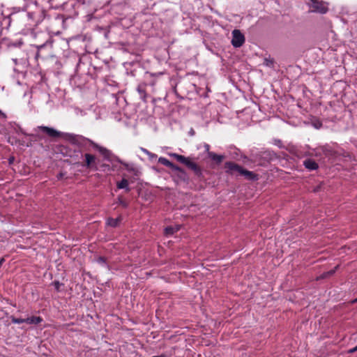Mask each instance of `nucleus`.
<instances>
[{
    "instance_id": "nucleus-1",
    "label": "nucleus",
    "mask_w": 357,
    "mask_h": 357,
    "mask_svg": "<svg viewBox=\"0 0 357 357\" xmlns=\"http://www.w3.org/2000/svg\"><path fill=\"white\" fill-rule=\"evenodd\" d=\"M171 155L174 157L178 162L184 164L186 167L191 169L196 176H200L202 175V169L200 167L194 162L191 158L178 155L177 153H172Z\"/></svg>"
},
{
    "instance_id": "nucleus-2",
    "label": "nucleus",
    "mask_w": 357,
    "mask_h": 357,
    "mask_svg": "<svg viewBox=\"0 0 357 357\" xmlns=\"http://www.w3.org/2000/svg\"><path fill=\"white\" fill-rule=\"evenodd\" d=\"M226 167L231 170V172H237L241 175H244L246 176L248 179L254 180L257 179V176L252 173V172L243 169L239 165L234 163V162H227L225 164Z\"/></svg>"
},
{
    "instance_id": "nucleus-3",
    "label": "nucleus",
    "mask_w": 357,
    "mask_h": 357,
    "mask_svg": "<svg viewBox=\"0 0 357 357\" xmlns=\"http://www.w3.org/2000/svg\"><path fill=\"white\" fill-rule=\"evenodd\" d=\"M308 5L312 12L324 14L328 11L327 3L320 0H309Z\"/></svg>"
},
{
    "instance_id": "nucleus-4",
    "label": "nucleus",
    "mask_w": 357,
    "mask_h": 357,
    "mask_svg": "<svg viewBox=\"0 0 357 357\" xmlns=\"http://www.w3.org/2000/svg\"><path fill=\"white\" fill-rule=\"evenodd\" d=\"M84 162L82 166L93 171L98 170V164L96 162V158L95 155L90 153H85Z\"/></svg>"
},
{
    "instance_id": "nucleus-5",
    "label": "nucleus",
    "mask_w": 357,
    "mask_h": 357,
    "mask_svg": "<svg viewBox=\"0 0 357 357\" xmlns=\"http://www.w3.org/2000/svg\"><path fill=\"white\" fill-rule=\"evenodd\" d=\"M231 44L234 47H240L245 43L244 35L238 29H234L232 33Z\"/></svg>"
},
{
    "instance_id": "nucleus-6",
    "label": "nucleus",
    "mask_w": 357,
    "mask_h": 357,
    "mask_svg": "<svg viewBox=\"0 0 357 357\" xmlns=\"http://www.w3.org/2000/svg\"><path fill=\"white\" fill-rule=\"evenodd\" d=\"M137 155L142 160L147 162H153L155 158L154 153L142 147L139 148Z\"/></svg>"
},
{
    "instance_id": "nucleus-7",
    "label": "nucleus",
    "mask_w": 357,
    "mask_h": 357,
    "mask_svg": "<svg viewBox=\"0 0 357 357\" xmlns=\"http://www.w3.org/2000/svg\"><path fill=\"white\" fill-rule=\"evenodd\" d=\"M89 142L90 143V144L95 149H96L97 151H99V153L107 160H109L110 159V157L112 156V152L107 149L105 147H102V146H100V145H98V144L95 143L94 142L90 140V139H88Z\"/></svg>"
},
{
    "instance_id": "nucleus-8",
    "label": "nucleus",
    "mask_w": 357,
    "mask_h": 357,
    "mask_svg": "<svg viewBox=\"0 0 357 357\" xmlns=\"http://www.w3.org/2000/svg\"><path fill=\"white\" fill-rule=\"evenodd\" d=\"M37 129L41 130L43 132L46 133L51 137H59L61 135V132L59 131H57L55 129L47 126H38Z\"/></svg>"
},
{
    "instance_id": "nucleus-9",
    "label": "nucleus",
    "mask_w": 357,
    "mask_h": 357,
    "mask_svg": "<svg viewBox=\"0 0 357 357\" xmlns=\"http://www.w3.org/2000/svg\"><path fill=\"white\" fill-rule=\"evenodd\" d=\"M43 321L40 317L32 316L25 319V323L29 325H38Z\"/></svg>"
},
{
    "instance_id": "nucleus-10",
    "label": "nucleus",
    "mask_w": 357,
    "mask_h": 357,
    "mask_svg": "<svg viewBox=\"0 0 357 357\" xmlns=\"http://www.w3.org/2000/svg\"><path fill=\"white\" fill-rule=\"evenodd\" d=\"M305 167L310 170H314L318 168V165L311 159H307L304 161Z\"/></svg>"
},
{
    "instance_id": "nucleus-11",
    "label": "nucleus",
    "mask_w": 357,
    "mask_h": 357,
    "mask_svg": "<svg viewBox=\"0 0 357 357\" xmlns=\"http://www.w3.org/2000/svg\"><path fill=\"white\" fill-rule=\"evenodd\" d=\"M121 220H122L121 216H119L116 218H111L107 220V224L112 227H116L120 224Z\"/></svg>"
},
{
    "instance_id": "nucleus-12",
    "label": "nucleus",
    "mask_w": 357,
    "mask_h": 357,
    "mask_svg": "<svg viewBox=\"0 0 357 357\" xmlns=\"http://www.w3.org/2000/svg\"><path fill=\"white\" fill-rule=\"evenodd\" d=\"M174 171L181 178V179H182L183 181L188 179V176H187L185 172L183 169H182L181 168H180L179 167L176 166V167L174 169Z\"/></svg>"
},
{
    "instance_id": "nucleus-13",
    "label": "nucleus",
    "mask_w": 357,
    "mask_h": 357,
    "mask_svg": "<svg viewBox=\"0 0 357 357\" xmlns=\"http://www.w3.org/2000/svg\"><path fill=\"white\" fill-rule=\"evenodd\" d=\"M158 161L163 164L164 165L170 167L172 170H174V169L176 167V165L172 163L170 161H169L167 159L165 158H160L158 159Z\"/></svg>"
},
{
    "instance_id": "nucleus-14",
    "label": "nucleus",
    "mask_w": 357,
    "mask_h": 357,
    "mask_svg": "<svg viewBox=\"0 0 357 357\" xmlns=\"http://www.w3.org/2000/svg\"><path fill=\"white\" fill-rule=\"evenodd\" d=\"M117 187L119 189H126L127 192L130 190L128 188V181L126 178H123L120 182L117 183Z\"/></svg>"
},
{
    "instance_id": "nucleus-15",
    "label": "nucleus",
    "mask_w": 357,
    "mask_h": 357,
    "mask_svg": "<svg viewBox=\"0 0 357 357\" xmlns=\"http://www.w3.org/2000/svg\"><path fill=\"white\" fill-rule=\"evenodd\" d=\"M208 156L213 160L216 161L217 162L220 163L222 162L223 159L222 155H217L213 152H208Z\"/></svg>"
},
{
    "instance_id": "nucleus-16",
    "label": "nucleus",
    "mask_w": 357,
    "mask_h": 357,
    "mask_svg": "<svg viewBox=\"0 0 357 357\" xmlns=\"http://www.w3.org/2000/svg\"><path fill=\"white\" fill-rule=\"evenodd\" d=\"M178 230V227L174 228L172 227H167L165 229V233L166 235H171L173 234L176 231Z\"/></svg>"
},
{
    "instance_id": "nucleus-17",
    "label": "nucleus",
    "mask_w": 357,
    "mask_h": 357,
    "mask_svg": "<svg viewBox=\"0 0 357 357\" xmlns=\"http://www.w3.org/2000/svg\"><path fill=\"white\" fill-rule=\"evenodd\" d=\"M11 321L14 324H22L25 323V319H20V318H15L14 317H11Z\"/></svg>"
},
{
    "instance_id": "nucleus-18",
    "label": "nucleus",
    "mask_w": 357,
    "mask_h": 357,
    "mask_svg": "<svg viewBox=\"0 0 357 357\" xmlns=\"http://www.w3.org/2000/svg\"><path fill=\"white\" fill-rule=\"evenodd\" d=\"M118 204L122 206L123 208H127L128 206V202L123 199H122L121 197L118 198Z\"/></svg>"
},
{
    "instance_id": "nucleus-19",
    "label": "nucleus",
    "mask_w": 357,
    "mask_h": 357,
    "mask_svg": "<svg viewBox=\"0 0 357 357\" xmlns=\"http://www.w3.org/2000/svg\"><path fill=\"white\" fill-rule=\"evenodd\" d=\"M337 268H338V266H336L334 268V269H333V270H331V271H328V272H326V273H324V274L322 275L321 278H326V277H327V276H328V275H333V274L335 272V271H336V269H337Z\"/></svg>"
},
{
    "instance_id": "nucleus-20",
    "label": "nucleus",
    "mask_w": 357,
    "mask_h": 357,
    "mask_svg": "<svg viewBox=\"0 0 357 357\" xmlns=\"http://www.w3.org/2000/svg\"><path fill=\"white\" fill-rule=\"evenodd\" d=\"M53 285L56 290L59 291L60 290V287L62 285V284L60 283L59 281H54L53 282Z\"/></svg>"
},
{
    "instance_id": "nucleus-21",
    "label": "nucleus",
    "mask_w": 357,
    "mask_h": 357,
    "mask_svg": "<svg viewBox=\"0 0 357 357\" xmlns=\"http://www.w3.org/2000/svg\"><path fill=\"white\" fill-rule=\"evenodd\" d=\"M97 261H98V263H99L100 264H104L105 263V258L103 257H99L97 259Z\"/></svg>"
},
{
    "instance_id": "nucleus-22",
    "label": "nucleus",
    "mask_w": 357,
    "mask_h": 357,
    "mask_svg": "<svg viewBox=\"0 0 357 357\" xmlns=\"http://www.w3.org/2000/svg\"><path fill=\"white\" fill-rule=\"evenodd\" d=\"M264 63L267 66H271L273 63V61L271 60H268L267 59H266L264 60Z\"/></svg>"
},
{
    "instance_id": "nucleus-23",
    "label": "nucleus",
    "mask_w": 357,
    "mask_h": 357,
    "mask_svg": "<svg viewBox=\"0 0 357 357\" xmlns=\"http://www.w3.org/2000/svg\"><path fill=\"white\" fill-rule=\"evenodd\" d=\"M204 148H205L206 151H207L208 153L210 152L209 151L210 146L208 144H204Z\"/></svg>"
},
{
    "instance_id": "nucleus-24",
    "label": "nucleus",
    "mask_w": 357,
    "mask_h": 357,
    "mask_svg": "<svg viewBox=\"0 0 357 357\" xmlns=\"http://www.w3.org/2000/svg\"><path fill=\"white\" fill-rule=\"evenodd\" d=\"M116 161L119 162V163L123 165L126 167H128V165L125 162H123L120 159L117 158Z\"/></svg>"
},
{
    "instance_id": "nucleus-25",
    "label": "nucleus",
    "mask_w": 357,
    "mask_h": 357,
    "mask_svg": "<svg viewBox=\"0 0 357 357\" xmlns=\"http://www.w3.org/2000/svg\"><path fill=\"white\" fill-rule=\"evenodd\" d=\"M314 126L316 128H319L321 126V123H316V124H314Z\"/></svg>"
},
{
    "instance_id": "nucleus-26",
    "label": "nucleus",
    "mask_w": 357,
    "mask_h": 357,
    "mask_svg": "<svg viewBox=\"0 0 357 357\" xmlns=\"http://www.w3.org/2000/svg\"><path fill=\"white\" fill-rule=\"evenodd\" d=\"M158 357H171L169 355L167 354H162L160 356H158Z\"/></svg>"
},
{
    "instance_id": "nucleus-27",
    "label": "nucleus",
    "mask_w": 357,
    "mask_h": 357,
    "mask_svg": "<svg viewBox=\"0 0 357 357\" xmlns=\"http://www.w3.org/2000/svg\"><path fill=\"white\" fill-rule=\"evenodd\" d=\"M357 351V350L356 349V347H354V348H353V349H351L350 350V352H351V353H353V352H355V351Z\"/></svg>"
},
{
    "instance_id": "nucleus-28",
    "label": "nucleus",
    "mask_w": 357,
    "mask_h": 357,
    "mask_svg": "<svg viewBox=\"0 0 357 357\" xmlns=\"http://www.w3.org/2000/svg\"><path fill=\"white\" fill-rule=\"evenodd\" d=\"M3 261H4V259H3V258H1V259H0V266L2 265V264L3 263Z\"/></svg>"
},
{
    "instance_id": "nucleus-29",
    "label": "nucleus",
    "mask_w": 357,
    "mask_h": 357,
    "mask_svg": "<svg viewBox=\"0 0 357 357\" xmlns=\"http://www.w3.org/2000/svg\"><path fill=\"white\" fill-rule=\"evenodd\" d=\"M138 91L139 93H142V91L141 90L140 87L138 88Z\"/></svg>"
},
{
    "instance_id": "nucleus-30",
    "label": "nucleus",
    "mask_w": 357,
    "mask_h": 357,
    "mask_svg": "<svg viewBox=\"0 0 357 357\" xmlns=\"http://www.w3.org/2000/svg\"><path fill=\"white\" fill-rule=\"evenodd\" d=\"M353 303H357V298H356V299L353 301Z\"/></svg>"
},
{
    "instance_id": "nucleus-31",
    "label": "nucleus",
    "mask_w": 357,
    "mask_h": 357,
    "mask_svg": "<svg viewBox=\"0 0 357 357\" xmlns=\"http://www.w3.org/2000/svg\"><path fill=\"white\" fill-rule=\"evenodd\" d=\"M13 161V159H10V163H11Z\"/></svg>"
},
{
    "instance_id": "nucleus-32",
    "label": "nucleus",
    "mask_w": 357,
    "mask_h": 357,
    "mask_svg": "<svg viewBox=\"0 0 357 357\" xmlns=\"http://www.w3.org/2000/svg\"><path fill=\"white\" fill-rule=\"evenodd\" d=\"M62 176V174H59V178H61Z\"/></svg>"
},
{
    "instance_id": "nucleus-33",
    "label": "nucleus",
    "mask_w": 357,
    "mask_h": 357,
    "mask_svg": "<svg viewBox=\"0 0 357 357\" xmlns=\"http://www.w3.org/2000/svg\"><path fill=\"white\" fill-rule=\"evenodd\" d=\"M356 347V349L357 350V346H356V347Z\"/></svg>"
},
{
    "instance_id": "nucleus-34",
    "label": "nucleus",
    "mask_w": 357,
    "mask_h": 357,
    "mask_svg": "<svg viewBox=\"0 0 357 357\" xmlns=\"http://www.w3.org/2000/svg\"><path fill=\"white\" fill-rule=\"evenodd\" d=\"M356 347V349L357 350V346H356V347Z\"/></svg>"
},
{
    "instance_id": "nucleus-35",
    "label": "nucleus",
    "mask_w": 357,
    "mask_h": 357,
    "mask_svg": "<svg viewBox=\"0 0 357 357\" xmlns=\"http://www.w3.org/2000/svg\"><path fill=\"white\" fill-rule=\"evenodd\" d=\"M152 357H156V356H152Z\"/></svg>"
}]
</instances>
